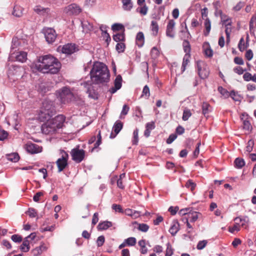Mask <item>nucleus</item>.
I'll return each instance as SVG.
<instances>
[{"instance_id": "nucleus-11", "label": "nucleus", "mask_w": 256, "mask_h": 256, "mask_svg": "<svg viewBox=\"0 0 256 256\" xmlns=\"http://www.w3.org/2000/svg\"><path fill=\"white\" fill-rule=\"evenodd\" d=\"M44 34L46 40L48 44L54 42L57 36L55 30L52 28H46L44 29Z\"/></svg>"}, {"instance_id": "nucleus-40", "label": "nucleus", "mask_w": 256, "mask_h": 256, "mask_svg": "<svg viewBox=\"0 0 256 256\" xmlns=\"http://www.w3.org/2000/svg\"><path fill=\"white\" fill-rule=\"evenodd\" d=\"M185 186L186 188H190L191 191L192 192L196 186V184L193 182L192 180H188L186 182Z\"/></svg>"}, {"instance_id": "nucleus-61", "label": "nucleus", "mask_w": 256, "mask_h": 256, "mask_svg": "<svg viewBox=\"0 0 256 256\" xmlns=\"http://www.w3.org/2000/svg\"><path fill=\"white\" fill-rule=\"evenodd\" d=\"M177 136L176 134H170L168 138L166 140V142L168 144H170L172 143L176 138Z\"/></svg>"}, {"instance_id": "nucleus-35", "label": "nucleus", "mask_w": 256, "mask_h": 256, "mask_svg": "<svg viewBox=\"0 0 256 256\" xmlns=\"http://www.w3.org/2000/svg\"><path fill=\"white\" fill-rule=\"evenodd\" d=\"M192 114L190 110L186 108L184 110L182 119L184 121H186L192 116Z\"/></svg>"}, {"instance_id": "nucleus-47", "label": "nucleus", "mask_w": 256, "mask_h": 256, "mask_svg": "<svg viewBox=\"0 0 256 256\" xmlns=\"http://www.w3.org/2000/svg\"><path fill=\"white\" fill-rule=\"evenodd\" d=\"M246 45L245 46L244 42V38H242L239 42L238 47L240 51L242 52L244 51L245 48H246Z\"/></svg>"}, {"instance_id": "nucleus-30", "label": "nucleus", "mask_w": 256, "mask_h": 256, "mask_svg": "<svg viewBox=\"0 0 256 256\" xmlns=\"http://www.w3.org/2000/svg\"><path fill=\"white\" fill-rule=\"evenodd\" d=\"M30 242L25 238L22 244L20 246V249L24 252H28L30 249Z\"/></svg>"}, {"instance_id": "nucleus-32", "label": "nucleus", "mask_w": 256, "mask_h": 256, "mask_svg": "<svg viewBox=\"0 0 256 256\" xmlns=\"http://www.w3.org/2000/svg\"><path fill=\"white\" fill-rule=\"evenodd\" d=\"M150 28L152 31V34L154 36H156L158 31V23L154 20L152 21Z\"/></svg>"}, {"instance_id": "nucleus-41", "label": "nucleus", "mask_w": 256, "mask_h": 256, "mask_svg": "<svg viewBox=\"0 0 256 256\" xmlns=\"http://www.w3.org/2000/svg\"><path fill=\"white\" fill-rule=\"evenodd\" d=\"M112 29L113 31H118V30H124V26L122 24H114L112 26Z\"/></svg>"}, {"instance_id": "nucleus-39", "label": "nucleus", "mask_w": 256, "mask_h": 256, "mask_svg": "<svg viewBox=\"0 0 256 256\" xmlns=\"http://www.w3.org/2000/svg\"><path fill=\"white\" fill-rule=\"evenodd\" d=\"M124 240L127 246H134L136 242V238L134 237L128 238Z\"/></svg>"}, {"instance_id": "nucleus-43", "label": "nucleus", "mask_w": 256, "mask_h": 256, "mask_svg": "<svg viewBox=\"0 0 256 256\" xmlns=\"http://www.w3.org/2000/svg\"><path fill=\"white\" fill-rule=\"evenodd\" d=\"M174 254V250L170 243L166 244V250L165 256H172Z\"/></svg>"}, {"instance_id": "nucleus-57", "label": "nucleus", "mask_w": 256, "mask_h": 256, "mask_svg": "<svg viewBox=\"0 0 256 256\" xmlns=\"http://www.w3.org/2000/svg\"><path fill=\"white\" fill-rule=\"evenodd\" d=\"M36 238V234L35 232H32L30 234L29 236H26V238L30 242V244H33V240Z\"/></svg>"}, {"instance_id": "nucleus-53", "label": "nucleus", "mask_w": 256, "mask_h": 256, "mask_svg": "<svg viewBox=\"0 0 256 256\" xmlns=\"http://www.w3.org/2000/svg\"><path fill=\"white\" fill-rule=\"evenodd\" d=\"M105 241V238L104 236H100L98 237L97 240H96V244L98 246H102Z\"/></svg>"}, {"instance_id": "nucleus-44", "label": "nucleus", "mask_w": 256, "mask_h": 256, "mask_svg": "<svg viewBox=\"0 0 256 256\" xmlns=\"http://www.w3.org/2000/svg\"><path fill=\"white\" fill-rule=\"evenodd\" d=\"M254 145V140H250L246 146V150L248 152L252 151L253 147Z\"/></svg>"}, {"instance_id": "nucleus-56", "label": "nucleus", "mask_w": 256, "mask_h": 256, "mask_svg": "<svg viewBox=\"0 0 256 256\" xmlns=\"http://www.w3.org/2000/svg\"><path fill=\"white\" fill-rule=\"evenodd\" d=\"M12 240L16 242H20L22 241V238L18 234H14L11 237Z\"/></svg>"}, {"instance_id": "nucleus-63", "label": "nucleus", "mask_w": 256, "mask_h": 256, "mask_svg": "<svg viewBox=\"0 0 256 256\" xmlns=\"http://www.w3.org/2000/svg\"><path fill=\"white\" fill-rule=\"evenodd\" d=\"M32 253L34 256H37L40 254L42 252L40 250V248H39V247H36L32 250Z\"/></svg>"}, {"instance_id": "nucleus-7", "label": "nucleus", "mask_w": 256, "mask_h": 256, "mask_svg": "<svg viewBox=\"0 0 256 256\" xmlns=\"http://www.w3.org/2000/svg\"><path fill=\"white\" fill-rule=\"evenodd\" d=\"M196 64L200 77L202 79L207 78L209 75L210 70L204 61L198 60Z\"/></svg>"}, {"instance_id": "nucleus-45", "label": "nucleus", "mask_w": 256, "mask_h": 256, "mask_svg": "<svg viewBox=\"0 0 256 256\" xmlns=\"http://www.w3.org/2000/svg\"><path fill=\"white\" fill-rule=\"evenodd\" d=\"M210 106V104L206 102H204L202 105V110L203 114L206 116L209 112L208 108Z\"/></svg>"}, {"instance_id": "nucleus-33", "label": "nucleus", "mask_w": 256, "mask_h": 256, "mask_svg": "<svg viewBox=\"0 0 256 256\" xmlns=\"http://www.w3.org/2000/svg\"><path fill=\"white\" fill-rule=\"evenodd\" d=\"M138 245L140 246V252L142 254H146L148 252V248H146V242L144 240H140L138 242Z\"/></svg>"}, {"instance_id": "nucleus-55", "label": "nucleus", "mask_w": 256, "mask_h": 256, "mask_svg": "<svg viewBox=\"0 0 256 256\" xmlns=\"http://www.w3.org/2000/svg\"><path fill=\"white\" fill-rule=\"evenodd\" d=\"M124 44L122 42L118 43L116 45V50L118 52H122L124 50Z\"/></svg>"}, {"instance_id": "nucleus-9", "label": "nucleus", "mask_w": 256, "mask_h": 256, "mask_svg": "<svg viewBox=\"0 0 256 256\" xmlns=\"http://www.w3.org/2000/svg\"><path fill=\"white\" fill-rule=\"evenodd\" d=\"M180 214L183 216L186 215L187 216L184 218H188V220H190V222H196L198 219L199 215L200 214V213L196 212H191V210L189 208L181 210Z\"/></svg>"}, {"instance_id": "nucleus-20", "label": "nucleus", "mask_w": 256, "mask_h": 256, "mask_svg": "<svg viewBox=\"0 0 256 256\" xmlns=\"http://www.w3.org/2000/svg\"><path fill=\"white\" fill-rule=\"evenodd\" d=\"M122 78L120 75L116 76L114 80V86L110 89V92L112 94L115 93L118 90L122 87Z\"/></svg>"}, {"instance_id": "nucleus-51", "label": "nucleus", "mask_w": 256, "mask_h": 256, "mask_svg": "<svg viewBox=\"0 0 256 256\" xmlns=\"http://www.w3.org/2000/svg\"><path fill=\"white\" fill-rule=\"evenodd\" d=\"M138 129L136 128L133 132L134 140H132V144H136L138 141Z\"/></svg>"}, {"instance_id": "nucleus-5", "label": "nucleus", "mask_w": 256, "mask_h": 256, "mask_svg": "<svg viewBox=\"0 0 256 256\" xmlns=\"http://www.w3.org/2000/svg\"><path fill=\"white\" fill-rule=\"evenodd\" d=\"M58 98L62 104L69 102L74 100V94L68 87H64L56 92Z\"/></svg>"}, {"instance_id": "nucleus-14", "label": "nucleus", "mask_w": 256, "mask_h": 256, "mask_svg": "<svg viewBox=\"0 0 256 256\" xmlns=\"http://www.w3.org/2000/svg\"><path fill=\"white\" fill-rule=\"evenodd\" d=\"M26 150L30 154H37L42 151V148L36 144L32 142H28L25 145Z\"/></svg>"}, {"instance_id": "nucleus-16", "label": "nucleus", "mask_w": 256, "mask_h": 256, "mask_svg": "<svg viewBox=\"0 0 256 256\" xmlns=\"http://www.w3.org/2000/svg\"><path fill=\"white\" fill-rule=\"evenodd\" d=\"M14 58H15L16 61L24 62L27 59V54L22 51L12 54L10 58L13 59Z\"/></svg>"}, {"instance_id": "nucleus-17", "label": "nucleus", "mask_w": 256, "mask_h": 256, "mask_svg": "<svg viewBox=\"0 0 256 256\" xmlns=\"http://www.w3.org/2000/svg\"><path fill=\"white\" fill-rule=\"evenodd\" d=\"M176 22L173 20H169L166 26V35L170 38H173L174 36V28Z\"/></svg>"}, {"instance_id": "nucleus-8", "label": "nucleus", "mask_w": 256, "mask_h": 256, "mask_svg": "<svg viewBox=\"0 0 256 256\" xmlns=\"http://www.w3.org/2000/svg\"><path fill=\"white\" fill-rule=\"evenodd\" d=\"M34 10L38 14L46 17V18L54 17V12L48 8H44L40 5L34 6Z\"/></svg>"}, {"instance_id": "nucleus-1", "label": "nucleus", "mask_w": 256, "mask_h": 256, "mask_svg": "<svg viewBox=\"0 0 256 256\" xmlns=\"http://www.w3.org/2000/svg\"><path fill=\"white\" fill-rule=\"evenodd\" d=\"M60 67V62L51 55L39 57L34 64V68L42 73L56 74Z\"/></svg>"}, {"instance_id": "nucleus-38", "label": "nucleus", "mask_w": 256, "mask_h": 256, "mask_svg": "<svg viewBox=\"0 0 256 256\" xmlns=\"http://www.w3.org/2000/svg\"><path fill=\"white\" fill-rule=\"evenodd\" d=\"M243 78L246 81L252 80L254 82H256V76L254 74L253 76L249 72L245 73L243 76Z\"/></svg>"}, {"instance_id": "nucleus-25", "label": "nucleus", "mask_w": 256, "mask_h": 256, "mask_svg": "<svg viewBox=\"0 0 256 256\" xmlns=\"http://www.w3.org/2000/svg\"><path fill=\"white\" fill-rule=\"evenodd\" d=\"M122 8L124 10L130 11L133 6L132 0H122Z\"/></svg>"}, {"instance_id": "nucleus-10", "label": "nucleus", "mask_w": 256, "mask_h": 256, "mask_svg": "<svg viewBox=\"0 0 256 256\" xmlns=\"http://www.w3.org/2000/svg\"><path fill=\"white\" fill-rule=\"evenodd\" d=\"M82 12V9L79 6L76 4H72L66 6L64 12L68 16L78 15Z\"/></svg>"}, {"instance_id": "nucleus-52", "label": "nucleus", "mask_w": 256, "mask_h": 256, "mask_svg": "<svg viewBox=\"0 0 256 256\" xmlns=\"http://www.w3.org/2000/svg\"><path fill=\"white\" fill-rule=\"evenodd\" d=\"M8 136V133L0 127V140H4L7 138Z\"/></svg>"}, {"instance_id": "nucleus-15", "label": "nucleus", "mask_w": 256, "mask_h": 256, "mask_svg": "<svg viewBox=\"0 0 256 256\" xmlns=\"http://www.w3.org/2000/svg\"><path fill=\"white\" fill-rule=\"evenodd\" d=\"M76 45L74 44H68L62 47L59 46L58 48L59 50L66 54H70L74 53L76 51Z\"/></svg>"}, {"instance_id": "nucleus-13", "label": "nucleus", "mask_w": 256, "mask_h": 256, "mask_svg": "<svg viewBox=\"0 0 256 256\" xmlns=\"http://www.w3.org/2000/svg\"><path fill=\"white\" fill-rule=\"evenodd\" d=\"M222 22L223 24L225 26V32L226 34V42L228 43L230 42V36L232 32V22L228 19H224L222 16Z\"/></svg>"}, {"instance_id": "nucleus-34", "label": "nucleus", "mask_w": 256, "mask_h": 256, "mask_svg": "<svg viewBox=\"0 0 256 256\" xmlns=\"http://www.w3.org/2000/svg\"><path fill=\"white\" fill-rule=\"evenodd\" d=\"M7 159L12 162H17L20 158L19 156L16 153H12L7 155Z\"/></svg>"}, {"instance_id": "nucleus-59", "label": "nucleus", "mask_w": 256, "mask_h": 256, "mask_svg": "<svg viewBox=\"0 0 256 256\" xmlns=\"http://www.w3.org/2000/svg\"><path fill=\"white\" fill-rule=\"evenodd\" d=\"M153 250L157 254H160L163 252V248L161 246L156 245L154 247Z\"/></svg>"}, {"instance_id": "nucleus-21", "label": "nucleus", "mask_w": 256, "mask_h": 256, "mask_svg": "<svg viewBox=\"0 0 256 256\" xmlns=\"http://www.w3.org/2000/svg\"><path fill=\"white\" fill-rule=\"evenodd\" d=\"M235 224L232 227L229 228V232L231 233H234L235 232H238L240 230L241 226H243V223L240 224L238 222H242V220L236 218L234 219Z\"/></svg>"}, {"instance_id": "nucleus-18", "label": "nucleus", "mask_w": 256, "mask_h": 256, "mask_svg": "<svg viewBox=\"0 0 256 256\" xmlns=\"http://www.w3.org/2000/svg\"><path fill=\"white\" fill-rule=\"evenodd\" d=\"M240 120L242 122L243 128L248 131L252 128V126L250 122L249 117L247 114H242L240 116Z\"/></svg>"}, {"instance_id": "nucleus-54", "label": "nucleus", "mask_w": 256, "mask_h": 256, "mask_svg": "<svg viewBox=\"0 0 256 256\" xmlns=\"http://www.w3.org/2000/svg\"><path fill=\"white\" fill-rule=\"evenodd\" d=\"M206 244L207 241L206 240L200 241L197 244L196 248L198 250H202L206 246Z\"/></svg>"}, {"instance_id": "nucleus-22", "label": "nucleus", "mask_w": 256, "mask_h": 256, "mask_svg": "<svg viewBox=\"0 0 256 256\" xmlns=\"http://www.w3.org/2000/svg\"><path fill=\"white\" fill-rule=\"evenodd\" d=\"M136 44L138 47H142L144 43V36L142 32H138L136 36Z\"/></svg>"}, {"instance_id": "nucleus-29", "label": "nucleus", "mask_w": 256, "mask_h": 256, "mask_svg": "<svg viewBox=\"0 0 256 256\" xmlns=\"http://www.w3.org/2000/svg\"><path fill=\"white\" fill-rule=\"evenodd\" d=\"M203 48L206 56L209 58L212 57L213 55V51L210 48L209 44L207 43L205 44L204 45Z\"/></svg>"}, {"instance_id": "nucleus-23", "label": "nucleus", "mask_w": 256, "mask_h": 256, "mask_svg": "<svg viewBox=\"0 0 256 256\" xmlns=\"http://www.w3.org/2000/svg\"><path fill=\"white\" fill-rule=\"evenodd\" d=\"M180 230V224L178 222L174 220L173 221L171 226L169 230L170 232L172 235L174 236Z\"/></svg>"}, {"instance_id": "nucleus-6", "label": "nucleus", "mask_w": 256, "mask_h": 256, "mask_svg": "<svg viewBox=\"0 0 256 256\" xmlns=\"http://www.w3.org/2000/svg\"><path fill=\"white\" fill-rule=\"evenodd\" d=\"M60 154L61 157L56 162L58 172H62L66 167L68 158V154L64 150H60Z\"/></svg>"}, {"instance_id": "nucleus-46", "label": "nucleus", "mask_w": 256, "mask_h": 256, "mask_svg": "<svg viewBox=\"0 0 256 256\" xmlns=\"http://www.w3.org/2000/svg\"><path fill=\"white\" fill-rule=\"evenodd\" d=\"M26 213L30 218H35L37 216V212L36 210L33 208H30Z\"/></svg>"}, {"instance_id": "nucleus-42", "label": "nucleus", "mask_w": 256, "mask_h": 256, "mask_svg": "<svg viewBox=\"0 0 256 256\" xmlns=\"http://www.w3.org/2000/svg\"><path fill=\"white\" fill-rule=\"evenodd\" d=\"M124 38V36L123 33H118L114 34L113 36V39L116 42L122 41Z\"/></svg>"}, {"instance_id": "nucleus-62", "label": "nucleus", "mask_w": 256, "mask_h": 256, "mask_svg": "<svg viewBox=\"0 0 256 256\" xmlns=\"http://www.w3.org/2000/svg\"><path fill=\"white\" fill-rule=\"evenodd\" d=\"M154 123L153 122H148L146 124V128L150 130L154 128Z\"/></svg>"}, {"instance_id": "nucleus-36", "label": "nucleus", "mask_w": 256, "mask_h": 256, "mask_svg": "<svg viewBox=\"0 0 256 256\" xmlns=\"http://www.w3.org/2000/svg\"><path fill=\"white\" fill-rule=\"evenodd\" d=\"M182 46L184 50L186 52V54H190L191 48L189 42L186 40H184L183 42Z\"/></svg>"}, {"instance_id": "nucleus-24", "label": "nucleus", "mask_w": 256, "mask_h": 256, "mask_svg": "<svg viewBox=\"0 0 256 256\" xmlns=\"http://www.w3.org/2000/svg\"><path fill=\"white\" fill-rule=\"evenodd\" d=\"M82 31L85 33H88L92 30V26L88 21L82 22Z\"/></svg>"}, {"instance_id": "nucleus-50", "label": "nucleus", "mask_w": 256, "mask_h": 256, "mask_svg": "<svg viewBox=\"0 0 256 256\" xmlns=\"http://www.w3.org/2000/svg\"><path fill=\"white\" fill-rule=\"evenodd\" d=\"M256 17L254 16L252 17L251 20L250 22V31L252 33L254 32V24H256Z\"/></svg>"}, {"instance_id": "nucleus-4", "label": "nucleus", "mask_w": 256, "mask_h": 256, "mask_svg": "<svg viewBox=\"0 0 256 256\" xmlns=\"http://www.w3.org/2000/svg\"><path fill=\"white\" fill-rule=\"evenodd\" d=\"M55 113L56 110L53 102L45 100L42 102L38 118L41 121H45L48 118H50Z\"/></svg>"}, {"instance_id": "nucleus-31", "label": "nucleus", "mask_w": 256, "mask_h": 256, "mask_svg": "<svg viewBox=\"0 0 256 256\" xmlns=\"http://www.w3.org/2000/svg\"><path fill=\"white\" fill-rule=\"evenodd\" d=\"M24 8L20 6H16L14 8L13 14L17 17H20L23 14Z\"/></svg>"}, {"instance_id": "nucleus-12", "label": "nucleus", "mask_w": 256, "mask_h": 256, "mask_svg": "<svg viewBox=\"0 0 256 256\" xmlns=\"http://www.w3.org/2000/svg\"><path fill=\"white\" fill-rule=\"evenodd\" d=\"M71 154L74 160L80 162L84 158V151L83 150L74 148L71 151Z\"/></svg>"}, {"instance_id": "nucleus-27", "label": "nucleus", "mask_w": 256, "mask_h": 256, "mask_svg": "<svg viewBox=\"0 0 256 256\" xmlns=\"http://www.w3.org/2000/svg\"><path fill=\"white\" fill-rule=\"evenodd\" d=\"M112 226V224L110 222L106 221L100 223L98 226V230H106Z\"/></svg>"}, {"instance_id": "nucleus-60", "label": "nucleus", "mask_w": 256, "mask_h": 256, "mask_svg": "<svg viewBox=\"0 0 256 256\" xmlns=\"http://www.w3.org/2000/svg\"><path fill=\"white\" fill-rule=\"evenodd\" d=\"M20 44L19 40L14 38H12V49L16 48Z\"/></svg>"}, {"instance_id": "nucleus-3", "label": "nucleus", "mask_w": 256, "mask_h": 256, "mask_svg": "<svg viewBox=\"0 0 256 256\" xmlns=\"http://www.w3.org/2000/svg\"><path fill=\"white\" fill-rule=\"evenodd\" d=\"M45 120L46 122L42 126V132L46 134L51 135L56 134L58 130L62 127L65 117L60 114L54 118H48Z\"/></svg>"}, {"instance_id": "nucleus-26", "label": "nucleus", "mask_w": 256, "mask_h": 256, "mask_svg": "<svg viewBox=\"0 0 256 256\" xmlns=\"http://www.w3.org/2000/svg\"><path fill=\"white\" fill-rule=\"evenodd\" d=\"M204 26L205 28V31L204 32V34L206 36H208L211 30V23L209 18H206L204 22Z\"/></svg>"}, {"instance_id": "nucleus-58", "label": "nucleus", "mask_w": 256, "mask_h": 256, "mask_svg": "<svg viewBox=\"0 0 256 256\" xmlns=\"http://www.w3.org/2000/svg\"><path fill=\"white\" fill-rule=\"evenodd\" d=\"M148 11V7L146 5H144L140 8L139 12L141 14H142L143 16H145L147 14Z\"/></svg>"}, {"instance_id": "nucleus-37", "label": "nucleus", "mask_w": 256, "mask_h": 256, "mask_svg": "<svg viewBox=\"0 0 256 256\" xmlns=\"http://www.w3.org/2000/svg\"><path fill=\"white\" fill-rule=\"evenodd\" d=\"M234 164L236 167L238 168H242L245 164V162L244 159L241 158H236L234 160Z\"/></svg>"}, {"instance_id": "nucleus-2", "label": "nucleus", "mask_w": 256, "mask_h": 256, "mask_svg": "<svg viewBox=\"0 0 256 256\" xmlns=\"http://www.w3.org/2000/svg\"><path fill=\"white\" fill-rule=\"evenodd\" d=\"M90 78L94 84L107 82L110 80V72L108 67L100 62H95L90 72Z\"/></svg>"}, {"instance_id": "nucleus-64", "label": "nucleus", "mask_w": 256, "mask_h": 256, "mask_svg": "<svg viewBox=\"0 0 256 256\" xmlns=\"http://www.w3.org/2000/svg\"><path fill=\"white\" fill-rule=\"evenodd\" d=\"M234 71L238 74H242L244 73V70L240 66H236L234 68Z\"/></svg>"}, {"instance_id": "nucleus-49", "label": "nucleus", "mask_w": 256, "mask_h": 256, "mask_svg": "<svg viewBox=\"0 0 256 256\" xmlns=\"http://www.w3.org/2000/svg\"><path fill=\"white\" fill-rule=\"evenodd\" d=\"M149 228V226L148 224H138V230L143 232H146Z\"/></svg>"}, {"instance_id": "nucleus-19", "label": "nucleus", "mask_w": 256, "mask_h": 256, "mask_svg": "<svg viewBox=\"0 0 256 256\" xmlns=\"http://www.w3.org/2000/svg\"><path fill=\"white\" fill-rule=\"evenodd\" d=\"M122 126L123 124L119 120L116 121L112 128V130H114V133L113 132H111L110 136V138H114L119 133V132L121 130L122 128Z\"/></svg>"}, {"instance_id": "nucleus-48", "label": "nucleus", "mask_w": 256, "mask_h": 256, "mask_svg": "<svg viewBox=\"0 0 256 256\" xmlns=\"http://www.w3.org/2000/svg\"><path fill=\"white\" fill-rule=\"evenodd\" d=\"M218 90L224 98H228L230 96L228 92L222 86L218 88Z\"/></svg>"}, {"instance_id": "nucleus-28", "label": "nucleus", "mask_w": 256, "mask_h": 256, "mask_svg": "<svg viewBox=\"0 0 256 256\" xmlns=\"http://www.w3.org/2000/svg\"><path fill=\"white\" fill-rule=\"evenodd\" d=\"M190 54H185V55L184 56V58H183L182 66V72H184L185 70L186 66L190 62Z\"/></svg>"}]
</instances>
